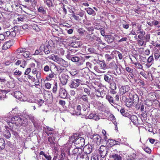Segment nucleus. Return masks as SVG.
<instances>
[{"label": "nucleus", "mask_w": 160, "mask_h": 160, "mask_svg": "<svg viewBox=\"0 0 160 160\" xmlns=\"http://www.w3.org/2000/svg\"><path fill=\"white\" fill-rule=\"evenodd\" d=\"M70 53L69 54H67L66 56L67 59L71 60L73 62H78L79 65H82L83 64L84 60L82 59V57H79L77 56L72 57L73 55H71V52H70Z\"/></svg>", "instance_id": "obj_1"}, {"label": "nucleus", "mask_w": 160, "mask_h": 160, "mask_svg": "<svg viewBox=\"0 0 160 160\" xmlns=\"http://www.w3.org/2000/svg\"><path fill=\"white\" fill-rule=\"evenodd\" d=\"M82 82V81L79 79H73L69 83V86L71 88H76L79 86L80 84H83Z\"/></svg>", "instance_id": "obj_2"}, {"label": "nucleus", "mask_w": 160, "mask_h": 160, "mask_svg": "<svg viewBox=\"0 0 160 160\" xmlns=\"http://www.w3.org/2000/svg\"><path fill=\"white\" fill-rule=\"evenodd\" d=\"M74 144L76 148H82L84 145L85 140L83 138L79 137L78 135V138L75 139Z\"/></svg>", "instance_id": "obj_3"}, {"label": "nucleus", "mask_w": 160, "mask_h": 160, "mask_svg": "<svg viewBox=\"0 0 160 160\" xmlns=\"http://www.w3.org/2000/svg\"><path fill=\"white\" fill-rule=\"evenodd\" d=\"M108 148L107 147L102 145L99 148V153L101 157L104 158L107 155Z\"/></svg>", "instance_id": "obj_4"}, {"label": "nucleus", "mask_w": 160, "mask_h": 160, "mask_svg": "<svg viewBox=\"0 0 160 160\" xmlns=\"http://www.w3.org/2000/svg\"><path fill=\"white\" fill-rule=\"evenodd\" d=\"M77 160H89V157L87 154H84L82 150L80 149L77 156Z\"/></svg>", "instance_id": "obj_5"}, {"label": "nucleus", "mask_w": 160, "mask_h": 160, "mask_svg": "<svg viewBox=\"0 0 160 160\" xmlns=\"http://www.w3.org/2000/svg\"><path fill=\"white\" fill-rule=\"evenodd\" d=\"M91 138L93 141L96 143L98 145H99L101 142L102 139L100 136L98 134H96L93 135Z\"/></svg>", "instance_id": "obj_6"}, {"label": "nucleus", "mask_w": 160, "mask_h": 160, "mask_svg": "<svg viewBox=\"0 0 160 160\" xmlns=\"http://www.w3.org/2000/svg\"><path fill=\"white\" fill-rule=\"evenodd\" d=\"M95 94L98 97L103 98L105 94L106 91L102 88L95 89Z\"/></svg>", "instance_id": "obj_7"}, {"label": "nucleus", "mask_w": 160, "mask_h": 160, "mask_svg": "<svg viewBox=\"0 0 160 160\" xmlns=\"http://www.w3.org/2000/svg\"><path fill=\"white\" fill-rule=\"evenodd\" d=\"M122 139L123 140V141H124V142H123L121 141V139H118V141H116L113 140H111L112 141H113V145H116V144H119L120 143H121V144H123L129 146V144H128L127 142H126V138H122Z\"/></svg>", "instance_id": "obj_8"}, {"label": "nucleus", "mask_w": 160, "mask_h": 160, "mask_svg": "<svg viewBox=\"0 0 160 160\" xmlns=\"http://www.w3.org/2000/svg\"><path fill=\"white\" fill-rule=\"evenodd\" d=\"M13 44L12 41L10 40L5 42L2 46V49L6 50L9 48Z\"/></svg>", "instance_id": "obj_9"}, {"label": "nucleus", "mask_w": 160, "mask_h": 160, "mask_svg": "<svg viewBox=\"0 0 160 160\" xmlns=\"http://www.w3.org/2000/svg\"><path fill=\"white\" fill-rule=\"evenodd\" d=\"M58 63L61 66L64 68H66L68 67L69 65L68 62L61 58H60Z\"/></svg>", "instance_id": "obj_10"}, {"label": "nucleus", "mask_w": 160, "mask_h": 160, "mask_svg": "<svg viewBox=\"0 0 160 160\" xmlns=\"http://www.w3.org/2000/svg\"><path fill=\"white\" fill-rule=\"evenodd\" d=\"M114 39V37L111 35H106L105 36V40L108 44L113 42Z\"/></svg>", "instance_id": "obj_11"}, {"label": "nucleus", "mask_w": 160, "mask_h": 160, "mask_svg": "<svg viewBox=\"0 0 160 160\" xmlns=\"http://www.w3.org/2000/svg\"><path fill=\"white\" fill-rule=\"evenodd\" d=\"M18 27H14L10 30V37H15L18 33Z\"/></svg>", "instance_id": "obj_12"}, {"label": "nucleus", "mask_w": 160, "mask_h": 160, "mask_svg": "<svg viewBox=\"0 0 160 160\" xmlns=\"http://www.w3.org/2000/svg\"><path fill=\"white\" fill-rule=\"evenodd\" d=\"M59 95L61 98H65L67 96V93L66 90L63 88H61L59 92Z\"/></svg>", "instance_id": "obj_13"}, {"label": "nucleus", "mask_w": 160, "mask_h": 160, "mask_svg": "<svg viewBox=\"0 0 160 160\" xmlns=\"http://www.w3.org/2000/svg\"><path fill=\"white\" fill-rule=\"evenodd\" d=\"M129 89L130 88L128 86H122L120 89V93L122 95L124 94L127 92H128Z\"/></svg>", "instance_id": "obj_14"}, {"label": "nucleus", "mask_w": 160, "mask_h": 160, "mask_svg": "<svg viewBox=\"0 0 160 160\" xmlns=\"http://www.w3.org/2000/svg\"><path fill=\"white\" fill-rule=\"evenodd\" d=\"M110 157L112 158V160H122V157L118 154L111 153Z\"/></svg>", "instance_id": "obj_15"}, {"label": "nucleus", "mask_w": 160, "mask_h": 160, "mask_svg": "<svg viewBox=\"0 0 160 160\" xmlns=\"http://www.w3.org/2000/svg\"><path fill=\"white\" fill-rule=\"evenodd\" d=\"M92 147L90 145H86L84 148L83 151L84 152L87 154L90 153L92 151Z\"/></svg>", "instance_id": "obj_16"}, {"label": "nucleus", "mask_w": 160, "mask_h": 160, "mask_svg": "<svg viewBox=\"0 0 160 160\" xmlns=\"http://www.w3.org/2000/svg\"><path fill=\"white\" fill-rule=\"evenodd\" d=\"M80 99L82 102L83 104H86V105H87L89 104V102L87 95H83L81 97Z\"/></svg>", "instance_id": "obj_17"}, {"label": "nucleus", "mask_w": 160, "mask_h": 160, "mask_svg": "<svg viewBox=\"0 0 160 160\" xmlns=\"http://www.w3.org/2000/svg\"><path fill=\"white\" fill-rule=\"evenodd\" d=\"M68 75H65L60 79L61 82L63 85H65L68 82V80L69 78Z\"/></svg>", "instance_id": "obj_18"}, {"label": "nucleus", "mask_w": 160, "mask_h": 160, "mask_svg": "<svg viewBox=\"0 0 160 160\" xmlns=\"http://www.w3.org/2000/svg\"><path fill=\"white\" fill-rule=\"evenodd\" d=\"M103 78L104 80L108 83H111L113 80V78L109 74H106L103 76Z\"/></svg>", "instance_id": "obj_19"}, {"label": "nucleus", "mask_w": 160, "mask_h": 160, "mask_svg": "<svg viewBox=\"0 0 160 160\" xmlns=\"http://www.w3.org/2000/svg\"><path fill=\"white\" fill-rule=\"evenodd\" d=\"M88 118L90 119H93L95 120H98L100 118L99 115L96 114L91 113L88 116Z\"/></svg>", "instance_id": "obj_20"}, {"label": "nucleus", "mask_w": 160, "mask_h": 160, "mask_svg": "<svg viewBox=\"0 0 160 160\" xmlns=\"http://www.w3.org/2000/svg\"><path fill=\"white\" fill-rule=\"evenodd\" d=\"M22 94L19 91H16L14 92V96L17 99H20L22 98Z\"/></svg>", "instance_id": "obj_21"}, {"label": "nucleus", "mask_w": 160, "mask_h": 160, "mask_svg": "<svg viewBox=\"0 0 160 160\" xmlns=\"http://www.w3.org/2000/svg\"><path fill=\"white\" fill-rule=\"evenodd\" d=\"M136 108L137 110L140 109L141 112L144 111V106L142 103H138L136 106Z\"/></svg>", "instance_id": "obj_22"}, {"label": "nucleus", "mask_w": 160, "mask_h": 160, "mask_svg": "<svg viewBox=\"0 0 160 160\" xmlns=\"http://www.w3.org/2000/svg\"><path fill=\"white\" fill-rule=\"evenodd\" d=\"M85 10L87 11L88 14L92 15L94 16L95 15L96 13L94 11L92 8H87L85 9Z\"/></svg>", "instance_id": "obj_23"}, {"label": "nucleus", "mask_w": 160, "mask_h": 160, "mask_svg": "<svg viewBox=\"0 0 160 160\" xmlns=\"http://www.w3.org/2000/svg\"><path fill=\"white\" fill-rule=\"evenodd\" d=\"M108 68L112 69H116L118 67L115 61L110 62L108 65Z\"/></svg>", "instance_id": "obj_24"}, {"label": "nucleus", "mask_w": 160, "mask_h": 160, "mask_svg": "<svg viewBox=\"0 0 160 160\" xmlns=\"http://www.w3.org/2000/svg\"><path fill=\"white\" fill-rule=\"evenodd\" d=\"M97 63L99 65L101 69H104L107 68L106 64L102 61L98 60Z\"/></svg>", "instance_id": "obj_25"}, {"label": "nucleus", "mask_w": 160, "mask_h": 160, "mask_svg": "<svg viewBox=\"0 0 160 160\" xmlns=\"http://www.w3.org/2000/svg\"><path fill=\"white\" fill-rule=\"evenodd\" d=\"M44 96L48 100V99L51 100L52 99V93L51 92L49 91L46 92L44 94Z\"/></svg>", "instance_id": "obj_26"}, {"label": "nucleus", "mask_w": 160, "mask_h": 160, "mask_svg": "<svg viewBox=\"0 0 160 160\" xmlns=\"http://www.w3.org/2000/svg\"><path fill=\"white\" fill-rule=\"evenodd\" d=\"M78 134L75 133L73 134V135L71 136L69 138V140L70 142L72 143L74 142L75 141V139L78 138Z\"/></svg>", "instance_id": "obj_27"}, {"label": "nucleus", "mask_w": 160, "mask_h": 160, "mask_svg": "<svg viewBox=\"0 0 160 160\" xmlns=\"http://www.w3.org/2000/svg\"><path fill=\"white\" fill-rule=\"evenodd\" d=\"M60 58H59L57 55H52L50 56L49 57V58L54 61L58 63L59 60L60 59Z\"/></svg>", "instance_id": "obj_28"}, {"label": "nucleus", "mask_w": 160, "mask_h": 160, "mask_svg": "<svg viewBox=\"0 0 160 160\" xmlns=\"http://www.w3.org/2000/svg\"><path fill=\"white\" fill-rule=\"evenodd\" d=\"M5 142L3 138H0V150H3L5 148Z\"/></svg>", "instance_id": "obj_29"}, {"label": "nucleus", "mask_w": 160, "mask_h": 160, "mask_svg": "<svg viewBox=\"0 0 160 160\" xmlns=\"http://www.w3.org/2000/svg\"><path fill=\"white\" fill-rule=\"evenodd\" d=\"M129 118L134 123H136L137 122L138 118L136 115H131Z\"/></svg>", "instance_id": "obj_30"}, {"label": "nucleus", "mask_w": 160, "mask_h": 160, "mask_svg": "<svg viewBox=\"0 0 160 160\" xmlns=\"http://www.w3.org/2000/svg\"><path fill=\"white\" fill-rule=\"evenodd\" d=\"M133 102L132 99H126V105L128 107H130L133 105Z\"/></svg>", "instance_id": "obj_31"}, {"label": "nucleus", "mask_w": 160, "mask_h": 160, "mask_svg": "<svg viewBox=\"0 0 160 160\" xmlns=\"http://www.w3.org/2000/svg\"><path fill=\"white\" fill-rule=\"evenodd\" d=\"M106 98L109 101V103H110L112 105V104H114L113 98L111 96L107 95L106 96Z\"/></svg>", "instance_id": "obj_32"}, {"label": "nucleus", "mask_w": 160, "mask_h": 160, "mask_svg": "<svg viewBox=\"0 0 160 160\" xmlns=\"http://www.w3.org/2000/svg\"><path fill=\"white\" fill-rule=\"evenodd\" d=\"M87 38L89 40L92 41L96 38V36L93 33L89 34L86 36Z\"/></svg>", "instance_id": "obj_33"}, {"label": "nucleus", "mask_w": 160, "mask_h": 160, "mask_svg": "<svg viewBox=\"0 0 160 160\" xmlns=\"http://www.w3.org/2000/svg\"><path fill=\"white\" fill-rule=\"evenodd\" d=\"M154 57L156 60H157L160 57V52L158 50H157L154 52Z\"/></svg>", "instance_id": "obj_34"}, {"label": "nucleus", "mask_w": 160, "mask_h": 160, "mask_svg": "<svg viewBox=\"0 0 160 160\" xmlns=\"http://www.w3.org/2000/svg\"><path fill=\"white\" fill-rule=\"evenodd\" d=\"M28 123V120L27 118H25L22 119V124H20V126H22L24 127H26L27 126Z\"/></svg>", "instance_id": "obj_35"}, {"label": "nucleus", "mask_w": 160, "mask_h": 160, "mask_svg": "<svg viewBox=\"0 0 160 160\" xmlns=\"http://www.w3.org/2000/svg\"><path fill=\"white\" fill-rule=\"evenodd\" d=\"M6 94V91L4 90H0V100L4 98Z\"/></svg>", "instance_id": "obj_36"}, {"label": "nucleus", "mask_w": 160, "mask_h": 160, "mask_svg": "<svg viewBox=\"0 0 160 160\" xmlns=\"http://www.w3.org/2000/svg\"><path fill=\"white\" fill-rule=\"evenodd\" d=\"M132 61V64H134L136 66V68L138 69H142L143 68L142 66L139 62H134V61Z\"/></svg>", "instance_id": "obj_37"}, {"label": "nucleus", "mask_w": 160, "mask_h": 160, "mask_svg": "<svg viewBox=\"0 0 160 160\" xmlns=\"http://www.w3.org/2000/svg\"><path fill=\"white\" fill-rule=\"evenodd\" d=\"M4 135L7 138H9L10 137L11 134L8 130H6L4 132Z\"/></svg>", "instance_id": "obj_38"}, {"label": "nucleus", "mask_w": 160, "mask_h": 160, "mask_svg": "<svg viewBox=\"0 0 160 160\" xmlns=\"http://www.w3.org/2000/svg\"><path fill=\"white\" fill-rule=\"evenodd\" d=\"M19 116H15L14 117L12 118L11 119V121L12 122V123H14L15 124H16V122L18 121V119L19 118Z\"/></svg>", "instance_id": "obj_39"}, {"label": "nucleus", "mask_w": 160, "mask_h": 160, "mask_svg": "<svg viewBox=\"0 0 160 160\" xmlns=\"http://www.w3.org/2000/svg\"><path fill=\"white\" fill-rule=\"evenodd\" d=\"M50 47V46L49 45H47L46 46H45V48H44V51L45 54H48L50 53V51L49 49Z\"/></svg>", "instance_id": "obj_40"}, {"label": "nucleus", "mask_w": 160, "mask_h": 160, "mask_svg": "<svg viewBox=\"0 0 160 160\" xmlns=\"http://www.w3.org/2000/svg\"><path fill=\"white\" fill-rule=\"evenodd\" d=\"M18 21L23 22L26 20V17L22 15H19L17 18Z\"/></svg>", "instance_id": "obj_41"}, {"label": "nucleus", "mask_w": 160, "mask_h": 160, "mask_svg": "<svg viewBox=\"0 0 160 160\" xmlns=\"http://www.w3.org/2000/svg\"><path fill=\"white\" fill-rule=\"evenodd\" d=\"M58 88V84L56 82L54 83V86L52 88V92L56 93L57 92Z\"/></svg>", "instance_id": "obj_42"}, {"label": "nucleus", "mask_w": 160, "mask_h": 160, "mask_svg": "<svg viewBox=\"0 0 160 160\" xmlns=\"http://www.w3.org/2000/svg\"><path fill=\"white\" fill-rule=\"evenodd\" d=\"M35 102L38 105L39 107H40L44 103V101L42 99H39V100H36Z\"/></svg>", "instance_id": "obj_43"}, {"label": "nucleus", "mask_w": 160, "mask_h": 160, "mask_svg": "<svg viewBox=\"0 0 160 160\" xmlns=\"http://www.w3.org/2000/svg\"><path fill=\"white\" fill-rule=\"evenodd\" d=\"M45 2L49 7H53L54 6V5L51 0H47Z\"/></svg>", "instance_id": "obj_44"}, {"label": "nucleus", "mask_w": 160, "mask_h": 160, "mask_svg": "<svg viewBox=\"0 0 160 160\" xmlns=\"http://www.w3.org/2000/svg\"><path fill=\"white\" fill-rule=\"evenodd\" d=\"M143 149L148 153L150 154L151 152V149L148 147L146 146H144L142 147Z\"/></svg>", "instance_id": "obj_45"}, {"label": "nucleus", "mask_w": 160, "mask_h": 160, "mask_svg": "<svg viewBox=\"0 0 160 160\" xmlns=\"http://www.w3.org/2000/svg\"><path fill=\"white\" fill-rule=\"evenodd\" d=\"M109 84H110V88L112 90H115L117 88L116 84L115 82H111V83Z\"/></svg>", "instance_id": "obj_46"}, {"label": "nucleus", "mask_w": 160, "mask_h": 160, "mask_svg": "<svg viewBox=\"0 0 160 160\" xmlns=\"http://www.w3.org/2000/svg\"><path fill=\"white\" fill-rule=\"evenodd\" d=\"M79 148H77L73 149L72 151V153H71V154L75 155L78 153L80 152V149H79Z\"/></svg>", "instance_id": "obj_47"}, {"label": "nucleus", "mask_w": 160, "mask_h": 160, "mask_svg": "<svg viewBox=\"0 0 160 160\" xmlns=\"http://www.w3.org/2000/svg\"><path fill=\"white\" fill-rule=\"evenodd\" d=\"M26 50V49L25 48H18L16 51L15 52L16 54H19L23 52Z\"/></svg>", "instance_id": "obj_48"}, {"label": "nucleus", "mask_w": 160, "mask_h": 160, "mask_svg": "<svg viewBox=\"0 0 160 160\" xmlns=\"http://www.w3.org/2000/svg\"><path fill=\"white\" fill-rule=\"evenodd\" d=\"M30 52L27 51H24L23 53V56L25 58H29L30 57Z\"/></svg>", "instance_id": "obj_49"}, {"label": "nucleus", "mask_w": 160, "mask_h": 160, "mask_svg": "<svg viewBox=\"0 0 160 160\" xmlns=\"http://www.w3.org/2000/svg\"><path fill=\"white\" fill-rule=\"evenodd\" d=\"M4 120L8 124V125H9V126L10 127H12L13 126L12 125L13 124H14V123H12V122H11V120H8L7 119L5 118L4 119Z\"/></svg>", "instance_id": "obj_50"}, {"label": "nucleus", "mask_w": 160, "mask_h": 160, "mask_svg": "<svg viewBox=\"0 0 160 160\" xmlns=\"http://www.w3.org/2000/svg\"><path fill=\"white\" fill-rule=\"evenodd\" d=\"M44 158L43 157H42V159L43 160H45V159H47V160H51L52 159V158L48 154H46L44 155Z\"/></svg>", "instance_id": "obj_51"}, {"label": "nucleus", "mask_w": 160, "mask_h": 160, "mask_svg": "<svg viewBox=\"0 0 160 160\" xmlns=\"http://www.w3.org/2000/svg\"><path fill=\"white\" fill-rule=\"evenodd\" d=\"M38 11L43 14H45L46 13V11L44 9V8L42 7H40L38 9Z\"/></svg>", "instance_id": "obj_52"}, {"label": "nucleus", "mask_w": 160, "mask_h": 160, "mask_svg": "<svg viewBox=\"0 0 160 160\" xmlns=\"http://www.w3.org/2000/svg\"><path fill=\"white\" fill-rule=\"evenodd\" d=\"M105 57L108 61H110L113 58V57H112V55H109L108 54H106L105 55Z\"/></svg>", "instance_id": "obj_53"}, {"label": "nucleus", "mask_w": 160, "mask_h": 160, "mask_svg": "<svg viewBox=\"0 0 160 160\" xmlns=\"http://www.w3.org/2000/svg\"><path fill=\"white\" fill-rule=\"evenodd\" d=\"M14 74L15 75L20 76L22 75V72L21 71L17 69L14 72Z\"/></svg>", "instance_id": "obj_54"}, {"label": "nucleus", "mask_w": 160, "mask_h": 160, "mask_svg": "<svg viewBox=\"0 0 160 160\" xmlns=\"http://www.w3.org/2000/svg\"><path fill=\"white\" fill-rule=\"evenodd\" d=\"M48 141L50 143V144L52 145H54L55 143L53 141V139L52 137L50 136L48 137Z\"/></svg>", "instance_id": "obj_55"}, {"label": "nucleus", "mask_w": 160, "mask_h": 160, "mask_svg": "<svg viewBox=\"0 0 160 160\" xmlns=\"http://www.w3.org/2000/svg\"><path fill=\"white\" fill-rule=\"evenodd\" d=\"M146 104L148 106H150L152 105V100L147 99L146 101Z\"/></svg>", "instance_id": "obj_56"}, {"label": "nucleus", "mask_w": 160, "mask_h": 160, "mask_svg": "<svg viewBox=\"0 0 160 160\" xmlns=\"http://www.w3.org/2000/svg\"><path fill=\"white\" fill-rule=\"evenodd\" d=\"M88 51L92 53H96V50L92 48H89L88 49Z\"/></svg>", "instance_id": "obj_57"}, {"label": "nucleus", "mask_w": 160, "mask_h": 160, "mask_svg": "<svg viewBox=\"0 0 160 160\" xmlns=\"http://www.w3.org/2000/svg\"><path fill=\"white\" fill-rule=\"evenodd\" d=\"M78 42H74L71 43V45L73 48H77L79 47V46L78 44Z\"/></svg>", "instance_id": "obj_58"}, {"label": "nucleus", "mask_w": 160, "mask_h": 160, "mask_svg": "<svg viewBox=\"0 0 160 160\" xmlns=\"http://www.w3.org/2000/svg\"><path fill=\"white\" fill-rule=\"evenodd\" d=\"M77 51V50H75L74 48L72 49L71 50H69L68 51V54H69V53H70V52H71V55H73V54L74 53H75V52H76Z\"/></svg>", "instance_id": "obj_59"}, {"label": "nucleus", "mask_w": 160, "mask_h": 160, "mask_svg": "<svg viewBox=\"0 0 160 160\" xmlns=\"http://www.w3.org/2000/svg\"><path fill=\"white\" fill-rule=\"evenodd\" d=\"M153 60V57L152 55H151L149 57L147 60V62L148 63H150Z\"/></svg>", "instance_id": "obj_60"}, {"label": "nucleus", "mask_w": 160, "mask_h": 160, "mask_svg": "<svg viewBox=\"0 0 160 160\" xmlns=\"http://www.w3.org/2000/svg\"><path fill=\"white\" fill-rule=\"evenodd\" d=\"M50 70V68L48 65L45 66L43 68V70L45 72H48Z\"/></svg>", "instance_id": "obj_61"}, {"label": "nucleus", "mask_w": 160, "mask_h": 160, "mask_svg": "<svg viewBox=\"0 0 160 160\" xmlns=\"http://www.w3.org/2000/svg\"><path fill=\"white\" fill-rule=\"evenodd\" d=\"M145 34H141L139 35L138 36V38L140 40H143L145 38Z\"/></svg>", "instance_id": "obj_62"}, {"label": "nucleus", "mask_w": 160, "mask_h": 160, "mask_svg": "<svg viewBox=\"0 0 160 160\" xmlns=\"http://www.w3.org/2000/svg\"><path fill=\"white\" fill-rule=\"evenodd\" d=\"M136 157V155L135 153H133L131 155L130 158V159L131 160H134Z\"/></svg>", "instance_id": "obj_63"}, {"label": "nucleus", "mask_w": 160, "mask_h": 160, "mask_svg": "<svg viewBox=\"0 0 160 160\" xmlns=\"http://www.w3.org/2000/svg\"><path fill=\"white\" fill-rule=\"evenodd\" d=\"M84 31V30L82 28H79L78 29V32L81 35H83V34Z\"/></svg>", "instance_id": "obj_64"}]
</instances>
